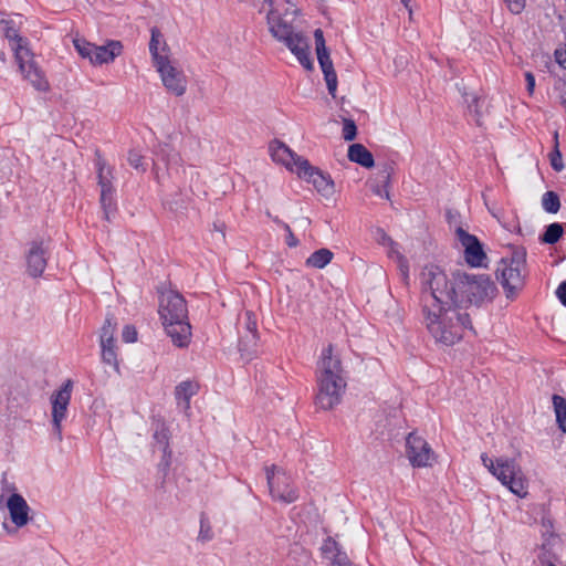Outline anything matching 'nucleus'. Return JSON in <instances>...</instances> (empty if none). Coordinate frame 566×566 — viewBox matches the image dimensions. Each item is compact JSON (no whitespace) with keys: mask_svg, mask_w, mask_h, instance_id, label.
Listing matches in <instances>:
<instances>
[{"mask_svg":"<svg viewBox=\"0 0 566 566\" xmlns=\"http://www.w3.org/2000/svg\"><path fill=\"white\" fill-rule=\"evenodd\" d=\"M420 322L437 345L453 346L472 329L468 312L452 300L454 291L447 285V273L438 265L422 269L420 276Z\"/></svg>","mask_w":566,"mask_h":566,"instance_id":"obj_1","label":"nucleus"},{"mask_svg":"<svg viewBox=\"0 0 566 566\" xmlns=\"http://www.w3.org/2000/svg\"><path fill=\"white\" fill-rule=\"evenodd\" d=\"M296 13L297 10L293 3L268 8L269 31L294 54L304 69L311 71L313 61L310 56L308 39L301 31H296L293 25Z\"/></svg>","mask_w":566,"mask_h":566,"instance_id":"obj_2","label":"nucleus"},{"mask_svg":"<svg viewBox=\"0 0 566 566\" xmlns=\"http://www.w3.org/2000/svg\"><path fill=\"white\" fill-rule=\"evenodd\" d=\"M317 394L315 403L323 410L333 409L339 405L346 390V379L338 355L328 345L322 350L316 371Z\"/></svg>","mask_w":566,"mask_h":566,"instance_id":"obj_3","label":"nucleus"},{"mask_svg":"<svg viewBox=\"0 0 566 566\" xmlns=\"http://www.w3.org/2000/svg\"><path fill=\"white\" fill-rule=\"evenodd\" d=\"M447 285L454 291L452 300L465 312L469 306L481 307L492 302L497 292L486 274L457 272L452 279L447 276Z\"/></svg>","mask_w":566,"mask_h":566,"instance_id":"obj_4","label":"nucleus"},{"mask_svg":"<svg viewBox=\"0 0 566 566\" xmlns=\"http://www.w3.org/2000/svg\"><path fill=\"white\" fill-rule=\"evenodd\" d=\"M158 312L172 343L178 347H187L191 337V326L184 297L175 291L163 293Z\"/></svg>","mask_w":566,"mask_h":566,"instance_id":"obj_5","label":"nucleus"},{"mask_svg":"<svg viewBox=\"0 0 566 566\" xmlns=\"http://www.w3.org/2000/svg\"><path fill=\"white\" fill-rule=\"evenodd\" d=\"M481 461L489 472L495 476L513 494L524 497L527 494L526 480L518 463L509 457L490 458L481 454Z\"/></svg>","mask_w":566,"mask_h":566,"instance_id":"obj_6","label":"nucleus"},{"mask_svg":"<svg viewBox=\"0 0 566 566\" xmlns=\"http://www.w3.org/2000/svg\"><path fill=\"white\" fill-rule=\"evenodd\" d=\"M525 258V251H515L510 260H502L496 270L506 297H514L524 285Z\"/></svg>","mask_w":566,"mask_h":566,"instance_id":"obj_7","label":"nucleus"},{"mask_svg":"<svg viewBox=\"0 0 566 566\" xmlns=\"http://www.w3.org/2000/svg\"><path fill=\"white\" fill-rule=\"evenodd\" d=\"M269 491L273 500L291 504L298 499L297 489L293 485L291 476L281 468L271 465L265 468Z\"/></svg>","mask_w":566,"mask_h":566,"instance_id":"obj_8","label":"nucleus"},{"mask_svg":"<svg viewBox=\"0 0 566 566\" xmlns=\"http://www.w3.org/2000/svg\"><path fill=\"white\" fill-rule=\"evenodd\" d=\"M50 242L43 239L28 243L24 252L25 271L32 279L43 275L48 265Z\"/></svg>","mask_w":566,"mask_h":566,"instance_id":"obj_9","label":"nucleus"},{"mask_svg":"<svg viewBox=\"0 0 566 566\" xmlns=\"http://www.w3.org/2000/svg\"><path fill=\"white\" fill-rule=\"evenodd\" d=\"M73 382L67 379L59 390L51 395L52 424L57 441H62V421L66 418L67 407L71 401Z\"/></svg>","mask_w":566,"mask_h":566,"instance_id":"obj_10","label":"nucleus"},{"mask_svg":"<svg viewBox=\"0 0 566 566\" xmlns=\"http://www.w3.org/2000/svg\"><path fill=\"white\" fill-rule=\"evenodd\" d=\"M14 57L19 65L20 72L23 74V77L28 80L36 91L45 92L49 90V82L45 78L42 70L34 62L33 53L30 49L19 51Z\"/></svg>","mask_w":566,"mask_h":566,"instance_id":"obj_11","label":"nucleus"},{"mask_svg":"<svg viewBox=\"0 0 566 566\" xmlns=\"http://www.w3.org/2000/svg\"><path fill=\"white\" fill-rule=\"evenodd\" d=\"M314 39L316 45V55L321 66V70L324 74V80L327 85L328 93L332 97H336L337 91V75L334 70L333 62L329 56V52L325 45V39L323 31L321 29H316L314 31Z\"/></svg>","mask_w":566,"mask_h":566,"instance_id":"obj_12","label":"nucleus"},{"mask_svg":"<svg viewBox=\"0 0 566 566\" xmlns=\"http://www.w3.org/2000/svg\"><path fill=\"white\" fill-rule=\"evenodd\" d=\"M406 453L412 467L424 468L432 464L433 451L420 436L411 432L406 440Z\"/></svg>","mask_w":566,"mask_h":566,"instance_id":"obj_13","label":"nucleus"},{"mask_svg":"<svg viewBox=\"0 0 566 566\" xmlns=\"http://www.w3.org/2000/svg\"><path fill=\"white\" fill-rule=\"evenodd\" d=\"M21 23L20 15H12L0 11V31L8 40L14 55H17L19 51L30 49L28 40L19 34Z\"/></svg>","mask_w":566,"mask_h":566,"instance_id":"obj_14","label":"nucleus"},{"mask_svg":"<svg viewBox=\"0 0 566 566\" xmlns=\"http://www.w3.org/2000/svg\"><path fill=\"white\" fill-rule=\"evenodd\" d=\"M455 234L457 239L464 249L465 262L473 268L484 266L488 256L478 238L468 233L460 227L455 230Z\"/></svg>","mask_w":566,"mask_h":566,"instance_id":"obj_15","label":"nucleus"},{"mask_svg":"<svg viewBox=\"0 0 566 566\" xmlns=\"http://www.w3.org/2000/svg\"><path fill=\"white\" fill-rule=\"evenodd\" d=\"M160 74L164 86L176 96L185 94L187 88V80L182 71L176 69L169 60L157 62L155 65Z\"/></svg>","mask_w":566,"mask_h":566,"instance_id":"obj_16","label":"nucleus"},{"mask_svg":"<svg viewBox=\"0 0 566 566\" xmlns=\"http://www.w3.org/2000/svg\"><path fill=\"white\" fill-rule=\"evenodd\" d=\"M300 169L296 172L298 177L313 184L316 190L324 196H329L333 192L334 184L329 177L312 166L307 159L300 161Z\"/></svg>","mask_w":566,"mask_h":566,"instance_id":"obj_17","label":"nucleus"},{"mask_svg":"<svg viewBox=\"0 0 566 566\" xmlns=\"http://www.w3.org/2000/svg\"><path fill=\"white\" fill-rule=\"evenodd\" d=\"M269 151L275 163L282 164L292 172H297L301 166L300 161L306 160L296 155L287 145L280 140L270 143Z\"/></svg>","mask_w":566,"mask_h":566,"instance_id":"obj_18","label":"nucleus"},{"mask_svg":"<svg viewBox=\"0 0 566 566\" xmlns=\"http://www.w3.org/2000/svg\"><path fill=\"white\" fill-rule=\"evenodd\" d=\"M7 509L11 522L17 528H21L29 523L31 509L21 494L13 492L7 500Z\"/></svg>","mask_w":566,"mask_h":566,"instance_id":"obj_19","label":"nucleus"},{"mask_svg":"<svg viewBox=\"0 0 566 566\" xmlns=\"http://www.w3.org/2000/svg\"><path fill=\"white\" fill-rule=\"evenodd\" d=\"M244 333L239 339V349L242 354L252 355L258 342L256 317L251 311H247L243 315Z\"/></svg>","mask_w":566,"mask_h":566,"instance_id":"obj_20","label":"nucleus"},{"mask_svg":"<svg viewBox=\"0 0 566 566\" xmlns=\"http://www.w3.org/2000/svg\"><path fill=\"white\" fill-rule=\"evenodd\" d=\"M321 551L323 556L329 560L331 566H353L346 552L331 537L324 541Z\"/></svg>","mask_w":566,"mask_h":566,"instance_id":"obj_21","label":"nucleus"},{"mask_svg":"<svg viewBox=\"0 0 566 566\" xmlns=\"http://www.w3.org/2000/svg\"><path fill=\"white\" fill-rule=\"evenodd\" d=\"M123 51V45L119 41H111L106 45H95V55L93 64L101 65L113 62L115 57L119 56Z\"/></svg>","mask_w":566,"mask_h":566,"instance_id":"obj_22","label":"nucleus"},{"mask_svg":"<svg viewBox=\"0 0 566 566\" xmlns=\"http://www.w3.org/2000/svg\"><path fill=\"white\" fill-rule=\"evenodd\" d=\"M168 45L164 39L163 33L157 29H151V38L149 42V52L154 62V65L157 64V62H164L168 59L167 55Z\"/></svg>","mask_w":566,"mask_h":566,"instance_id":"obj_23","label":"nucleus"},{"mask_svg":"<svg viewBox=\"0 0 566 566\" xmlns=\"http://www.w3.org/2000/svg\"><path fill=\"white\" fill-rule=\"evenodd\" d=\"M198 391V385L193 381H182L175 389V397L179 407L188 410L190 407V399Z\"/></svg>","mask_w":566,"mask_h":566,"instance_id":"obj_24","label":"nucleus"},{"mask_svg":"<svg viewBox=\"0 0 566 566\" xmlns=\"http://www.w3.org/2000/svg\"><path fill=\"white\" fill-rule=\"evenodd\" d=\"M348 159L365 168H371L375 165L373 154L361 144H353L349 146Z\"/></svg>","mask_w":566,"mask_h":566,"instance_id":"obj_25","label":"nucleus"},{"mask_svg":"<svg viewBox=\"0 0 566 566\" xmlns=\"http://www.w3.org/2000/svg\"><path fill=\"white\" fill-rule=\"evenodd\" d=\"M95 166L97 169V179L101 190L114 189V176L112 167H109L99 155H97L96 157Z\"/></svg>","mask_w":566,"mask_h":566,"instance_id":"obj_26","label":"nucleus"},{"mask_svg":"<svg viewBox=\"0 0 566 566\" xmlns=\"http://www.w3.org/2000/svg\"><path fill=\"white\" fill-rule=\"evenodd\" d=\"M101 345L102 361L111 366L117 374H120L117 346L115 340Z\"/></svg>","mask_w":566,"mask_h":566,"instance_id":"obj_27","label":"nucleus"},{"mask_svg":"<svg viewBox=\"0 0 566 566\" xmlns=\"http://www.w3.org/2000/svg\"><path fill=\"white\" fill-rule=\"evenodd\" d=\"M99 202L104 212V218L107 221H111L116 212L115 189L101 190Z\"/></svg>","mask_w":566,"mask_h":566,"instance_id":"obj_28","label":"nucleus"},{"mask_svg":"<svg viewBox=\"0 0 566 566\" xmlns=\"http://www.w3.org/2000/svg\"><path fill=\"white\" fill-rule=\"evenodd\" d=\"M333 252L328 249L322 248L313 252L306 260V266L314 269L325 268L333 259Z\"/></svg>","mask_w":566,"mask_h":566,"instance_id":"obj_29","label":"nucleus"},{"mask_svg":"<svg viewBox=\"0 0 566 566\" xmlns=\"http://www.w3.org/2000/svg\"><path fill=\"white\" fill-rule=\"evenodd\" d=\"M154 440L156 444L163 451V459L165 460L166 465H169V460L171 457V451L169 449V432L165 426H160L156 429L154 433Z\"/></svg>","mask_w":566,"mask_h":566,"instance_id":"obj_30","label":"nucleus"},{"mask_svg":"<svg viewBox=\"0 0 566 566\" xmlns=\"http://www.w3.org/2000/svg\"><path fill=\"white\" fill-rule=\"evenodd\" d=\"M552 400L558 427L566 433V399L559 395H554Z\"/></svg>","mask_w":566,"mask_h":566,"instance_id":"obj_31","label":"nucleus"},{"mask_svg":"<svg viewBox=\"0 0 566 566\" xmlns=\"http://www.w3.org/2000/svg\"><path fill=\"white\" fill-rule=\"evenodd\" d=\"M116 322L113 316H106L101 328L99 344H108L115 340Z\"/></svg>","mask_w":566,"mask_h":566,"instance_id":"obj_32","label":"nucleus"},{"mask_svg":"<svg viewBox=\"0 0 566 566\" xmlns=\"http://www.w3.org/2000/svg\"><path fill=\"white\" fill-rule=\"evenodd\" d=\"M564 229L563 226L558 222L551 223L546 227L545 232L543 233L541 240L547 244L556 243L563 235Z\"/></svg>","mask_w":566,"mask_h":566,"instance_id":"obj_33","label":"nucleus"},{"mask_svg":"<svg viewBox=\"0 0 566 566\" xmlns=\"http://www.w3.org/2000/svg\"><path fill=\"white\" fill-rule=\"evenodd\" d=\"M542 207L548 213H557L560 208L558 195L554 191H546L542 197Z\"/></svg>","mask_w":566,"mask_h":566,"instance_id":"obj_34","label":"nucleus"},{"mask_svg":"<svg viewBox=\"0 0 566 566\" xmlns=\"http://www.w3.org/2000/svg\"><path fill=\"white\" fill-rule=\"evenodd\" d=\"M73 43L77 53L82 57L88 59L90 62L93 64V57L95 55V44L78 38L74 39Z\"/></svg>","mask_w":566,"mask_h":566,"instance_id":"obj_35","label":"nucleus"},{"mask_svg":"<svg viewBox=\"0 0 566 566\" xmlns=\"http://www.w3.org/2000/svg\"><path fill=\"white\" fill-rule=\"evenodd\" d=\"M158 158L166 161L168 167H171L174 165H179L181 161L180 155L175 149L169 147L168 145H165L163 148H160Z\"/></svg>","mask_w":566,"mask_h":566,"instance_id":"obj_36","label":"nucleus"},{"mask_svg":"<svg viewBox=\"0 0 566 566\" xmlns=\"http://www.w3.org/2000/svg\"><path fill=\"white\" fill-rule=\"evenodd\" d=\"M463 97H464V102L468 106L470 114H472L475 117L476 124L481 125V123H480L481 113L479 109L480 98L474 94H468V93H464Z\"/></svg>","mask_w":566,"mask_h":566,"instance_id":"obj_37","label":"nucleus"},{"mask_svg":"<svg viewBox=\"0 0 566 566\" xmlns=\"http://www.w3.org/2000/svg\"><path fill=\"white\" fill-rule=\"evenodd\" d=\"M213 538L212 527L207 516L203 514L200 516V530L198 534V541L206 543Z\"/></svg>","mask_w":566,"mask_h":566,"instance_id":"obj_38","label":"nucleus"},{"mask_svg":"<svg viewBox=\"0 0 566 566\" xmlns=\"http://www.w3.org/2000/svg\"><path fill=\"white\" fill-rule=\"evenodd\" d=\"M357 135V127L353 119L344 118L343 119V138L346 142L354 140Z\"/></svg>","mask_w":566,"mask_h":566,"instance_id":"obj_39","label":"nucleus"},{"mask_svg":"<svg viewBox=\"0 0 566 566\" xmlns=\"http://www.w3.org/2000/svg\"><path fill=\"white\" fill-rule=\"evenodd\" d=\"M128 163L130 166H133L137 170H142V171L146 170L147 165L144 163V157L135 150L129 151Z\"/></svg>","mask_w":566,"mask_h":566,"instance_id":"obj_40","label":"nucleus"},{"mask_svg":"<svg viewBox=\"0 0 566 566\" xmlns=\"http://www.w3.org/2000/svg\"><path fill=\"white\" fill-rule=\"evenodd\" d=\"M398 270L400 272L401 279L405 284H408L409 281V264L407 259L403 255H398L397 261Z\"/></svg>","mask_w":566,"mask_h":566,"instance_id":"obj_41","label":"nucleus"},{"mask_svg":"<svg viewBox=\"0 0 566 566\" xmlns=\"http://www.w3.org/2000/svg\"><path fill=\"white\" fill-rule=\"evenodd\" d=\"M122 338L125 343H134L137 340V331L133 325H126L122 332Z\"/></svg>","mask_w":566,"mask_h":566,"instance_id":"obj_42","label":"nucleus"},{"mask_svg":"<svg viewBox=\"0 0 566 566\" xmlns=\"http://www.w3.org/2000/svg\"><path fill=\"white\" fill-rule=\"evenodd\" d=\"M551 165H552L553 169L556 171H562L564 169L562 154L559 153L557 147L551 154Z\"/></svg>","mask_w":566,"mask_h":566,"instance_id":"obj_43","label":"nucleus"},{"mask_svg":"<svg viewBox=\"0 0 566 566\" xmlns=\"http://www.w3.org/2000/svg\"><path fill=\"white\" fill-rule=\"evenodd\" d=\"M283 230L286 232V239L285 242L290 248H295L298 245V240L293 234L291 228L289 224H283Z\"/></svg>","mask_w":566,"mask_h":566,"instance_id":"obj_44","label":"nucleus"},{"mask_svg":"<svg viewBox=\"0 0 566 566\" xmlns=\"http://www.w3.org/2000/svg\"><path fill=\"white\" fill-rule=\"evenodd\" d=\"M507 3L509 9L511 12L517 14L520 13L525 6V0H504Z\"/></svg>","mask_w":566,"mask_h":566,"instance_id":"obj_45","label":"nucleus"},{"mask_svg":"<svg viewBox=\"0 0 566 566\" xmlns=\"http://www.w3.org/2000/svg\"><path fill=\"white\" fill-rule=\"evenodd\" d=\"M292 3L290 0H262L261 11H264L268 8L276 7V6H290Z\"/></svg>","mask_w":566,"mask_h":566,"instance_id":"obj_46","label":"nucleus"},{"mask_svg":"<svg viewBox=\"0 0 566 566\" xmlns=\"http://www.w3.org/2000/svg\"><path fill=\"white\" fill-rule=\"evenodd\" d=\"M524 76H525V82H526V90L530 95H533L534 90H535V77L532 72H526L524 74Z\"/></svg>","mask_w":566,"mask_h":566,"instance_id":"obj_47","label":"nucleus"},{"mask_svg":"<svg viewBox=\"0 0 566 566\" xmlns=\"http://www.w3.org/2000/svg\"><path fill=\"white\" fill-rule=\"evenodd\" d=\"M376 239L379 243L387 245L388 243H391V238L382 230L377 229L376 230Z\"/></svg>","mask_w":566,"mask_h":566,"instance_id":"obj_48","label":"nucleus"},{"mask_svg":"<svg viewBox=\"0 0 566 566\" xmlns=\"http://www.w3.org/2000/svg\"><path fill=\"white\" fill-rule=\"evenodd\" d=\"M556 295L560 303L566 306V282H563L559 284V286L556 290Z\"/></svg>","mask_w":566,"mask_h":566,"instance_id":"obj_49","label":"nucleus"},{"mask_svg":"<svg viewBox=\"0 0 566 566\" xmlns=\"http://www.w3.org/2000/svg\"><path fill=\"white\" fill-rule=\"evenodd\" d=\"M387 245L389 247V250H388L389 258L398 261V255H402V254L399 252L397 243L391 241V243H388Z\"/></svg>","mask_w":566,"mask_h":566,"instance_id":"obj_50","label":"nucleus"},{"mask_svg":"<svg viewBox=\"0 0 566 566\" xmlns=\"http://www.w3.org/2000/svg\"><path fill=\"white\" fill-rule=\"evenodd\" d=\"M556 62L566 70V51H555Z\"/></svg>","mask_w":566,"mask_h":566,"instance_id":"obj_51","label":"nucleus"},{"mask_svg":"<svg viewBox=\"0 0 566 566\" xmlns=\"http://www.w3.org/2000/svg\"><path fill=\"white\" fill-rule=\"evenodd\" d=\"M272 221L277 224L279 227H281L283 229V224H286L284 221H282L279 217H273L272 218Z\"/></svg>","mask_w":566,"mask_h":566,"instance_id":"obj_52","label":"nucleus"},{"mask_svg":"<svg viewBox=\"0 0 566 566\" xmlns=\"http://www.w3.org/2000/svg\"><path fill=\"white\" fill-rule=\"evenodd\" d=\"M401 2H402V3H403V6L406 7V9H408L409 14L411 15L412 11H411V9L409 8L410 0H401Z\"/></svg>","mask_w":566,"mask_h":566,"instance_id":"obj_53","label":"nucleus"},{"mask_svg":"<svg viewBox=\"0 0 566 566\" xmlns=\"http://www.w3.org/2000/svg\"><path fill=\"white\" fill-rule=\"evenodd\" d=\"M3 527L7 530V532H8L9 534H11V533H12V531H11L10 528H8L6 524H3Z\"/></svg>","mask_w":566,"mask_h":566,"instance_id":"obj_54","label":"nucleus"},{"mask_svg":"<svg viewBox=\"0 0 566 566\" xmlns=\"http://www.w3.org/2000/svg\"><path fill=\"white\" fill-rule=\"evenodd\" d=\"M169 209H170V210H177L178 208H177V207L175 208V207H172V206L169 203Z\"/></svg>","mask_w":566,"mask_h":566,"instance_id":"obj_55","label":"nucleus"},{"mask_svg":"<svg viewBox=\"0 0 566 566\" xmlns=\"http://www.w3.org/2000/svg\"><path fill=\"white\" fill-rule=\"evenodd\" d=\"M266 216H268L269 218H271V219L273 218V216L271 214V212H270V211H266Z\"/></svg>","mask_w":566,"mask_h":566,"instance_id":"obj_56","label":"nucleus"},{"mask_svg":"<svg viewBox=\"0 0 566 566\" xmlns=\"http://www.w3.org/2000/svg\"><path fill=\"white\" fill-rule=\"evenodd\" d=\"M8 490H14V486L13 485H11V486L8 485Z\"/></svg>","mask_w":566,"mask_h":566,"instance_id":"obj_57","label":"nucleus"},{"mask_svg":"<svg viewBox=\"0 0 566 566\" xmlns=\"http://www.w3.org/2000/svg\"><path fill=\"white\" fill-rule=\"evenodd\" d=\"M547 566H556V565H555V564H553V563H548V565H547Z\"/></svg>","mask_w":566,"mask_h":566,"instance_id":"obj_58","label":"nucleus"},{"mask_svg":"<svg viewBox=\"0 0 566 566\" xmlns=\"http://www.w3.org/2000/svg\"><path fill=\"white\" fill-rule=\"evenodd\" d=\"M2 499H3V496H2V495H0V503L2 502Z\"/></svg>","mask_w":566,"mask_h":566,"instance_id":"obj_59","label":"nucleus"}]
</instances>
